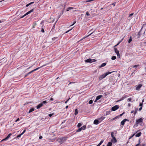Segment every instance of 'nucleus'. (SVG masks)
<instances>
[{"mask_svg":"<svg viewBox=\"0 0 146 146\" xmlns=\"http://www.w3.org/2000/svg\"><path fill=\"white\" fill-rule=\"evenodd\" d=\"M85 61L86 62L91 63L92 62V59L91 58H89L88 59L86 60H85Z\"/></svg>","mask_w":146,"mask_h":146,"instance_id":"4468645a","label":"nucleus"},{"mask_svg":"<svg viewBox=\"0 0 146 146\" xmlns=\"http://www.w3.org/2000/svg\"><path fill=\"white\" fill-rule=\"evenodd\" d=\"M41 32H42V33H44V30L43 29H42Z\"/></svg>","mask_w":146,"mask_h":146,"instance_id":"49530a36","label":"nucleus"},{"mask_svg":"<svg viewBox=\"0 0 146 146\" xmlns=\"http://www.w3.org/2000/svg\"><path fill=\"white\" fill-rule=\"evenodd\" d=\"M141 134V132H139V133H137L135 135V136L136 137H140Z\"/></svg>","mask_w":146,"mask_h":146,"instance_id":"a211bd4d","label":"nucleus"},{"mask_svg":"<svg viewBox=\"0 0 146 146\" xmlns=\"http://www.w3.org/2000/svg\"><path fill=\"white\" fill-rule=\"evenodd\" d=\"M60 17V16L58 17V18L57 20H56V22H55V24H54L53 26V27L51 31H51H52V32H53L54 30V27H55V24L56 23V22H57V21H58V19H59V18Z\"/></svg>","mask_w":146,"mask_h":146,"instance_id":"9b49d317","label":"nucleus"},{"mask_svg":"<svg viewBox=\"0 0 146 146\" xmlns=\"http://www.w3.org/2000/svg\"><path fill=\"white\" fill-rule=\"evenodd\" d=\"M82 130V129L81 128H79L76 131V132H78L81 131Z\"/></svg>","mask_w":146,"mask_h":146,"instance_id":"7c9ffc66","label":"nucleus"},{"mask_svg":"<svg viewBox=\"0 0 146 146\" xmlns=\"http://www.w3.org/2000/svg\"><path fill=\"white\" fill-rule=\"evenodd\" d=\"M114 50L115 52L116 53L117 55V56L119 58L120 57V55L119 54V51L117 50L116 48H114Z\"/></svg>","mask_w":146,"mask_h":146,"instance_id":"6e6552de","label":"nucleus"},{"mask_svg":"<svg viewBox=\"0 0 146 146\" xmlns=\"http://www.w3.org/2000/svg\"><path fill=\"white\" fill-rule=\"evenodd\" d=\"M116 58V57L115 56H113L111 57V59L112 60H114Z\"/></svg>","mask_w":146,"mask_h":146,"instance_id":"bb28decb","label":"nucleus"},{"mask_svg":"<svg viewBox=\"0 0 146 146\" xmlns=\"http://www.w3.org/2000/svg\"><path fill=\"white\" fill-rule=\"evenodd\" d=\"M138 65H135L134 66H133V67L134 68H137V67Z\"/></svg>","mask_w":146,"mask_h":146,"instance_id":"8fccbe9b","label":"nucleus"},{"mask_svg":"<svg viewBox=\"0 0 146 146\" xmlns=\"http://www.w3.org/2000/svg\"><path fill=\"white\" fill-rule=\"evenodd\" d=\"M86 15L87 16H89L90 15V14L89 13V12L88 11L86 12Z\"/></svg>","mask_w":146,"mask_h":146,"instance_id":"e433bc0d","label":"nucleus"},{"mask_svg":"<svg viewBox=\"0 0 146 146\" xmlns=\"http://www.w3.org/2000/svg\"><path fill=\"white\" fill-rule=\"evenodd\" d=\"M53 100H54L52 98H51L50 99V100L52 101H53Z\"/></svg>","mask_w":146,"mask_h":146,"instance_id":"338daca9","label":"nucleus"},{"mask_svg":"<svg viewBox=\"0 0 146 146\" xmlns=\"http://www.w3.org/2000/svg\"><path fill=\"white\" fill-rule=\"evenodd\" d=\"M46 64H44V65H42V66H40V67H41V68H42V67H44V66H46Z\"/></svg>","mask_w":146,"mask_h":146,"instance_id":"5fc2aeb1","label":"nucleus"},{"mask_svg":"<svg viewBox=\"0 0 146 146\" xmlns=\"http://www.w3.org/2000/svg\"><path fill=\"white\" fill-rule=\"evenodd\" d=\"M138 37L139 38L140 36V32H138Z\"/></svg>","mask_w":146,"mask_h":146,"instance_id":"c03bdc74","label":"nucleus"},{"mask_svg":"<svg viewBox=\"0 0 146 146\" xmlns=\"http://www.w3.org/2000/svg\"><path fill=\"white\" fill-rule=\"evenodd\" d=\"M100 123V121L98 119H96L94 120L93 123L94 124L98 125Z\"/></svg>","mask_w":146,"mask_h":146,"instance_id":"ddd939ff","label":"nucleus"},{"mask_svg":"<svg viewBox=\"0 0 146 146\" xmlns=\"http://www.w3.org/2000/svg\"><path fill=\"white\" fill-rule=\"evenodd\" d=\"M92 30H91L88 33V34H89V35L88 36H89L90 35H91L93 33L94 31H93V32H91Z\"/></svg>","mask_w":146,"mask_h":146,"instance_id":"aec40b11","label":"nucleus"},{"mask_svg":"<svg viewBox=\"0 0 146 146\" xmlns=\"http://www.w3.org/2000/svg\"><path fill=\"white\" fill-rule=\"evenodd\" d=\"M124 113H125L124 112L123 113H122L119 115V116H121L123 115V114H124Z\"/></svg>","mask_w":146,"mask_h":146,"instance_id":"09e8293b","label":"nucleus"},{"mask_svg":"<svg viewBox=\"0 0 146 146\" xmlns=\"http://www.w3.org/2000/svg\"><path fill=\"white\" fill-rule=\"evenodd\" d=\"M75 83V82H70L69 83V84L68 85H69L70 84H73V83Z\"/></svg>","mask_w":146,"mask_h":146,"instance_id":"de8ad7c7","label":"nucleus"},{"mask_svg":"<svg viewBox=\"0 0 146 146\" xmlns=\"http://www.w3.org/2000/svg\"><path fill=\"white\" fill-rule=\"evenodd\" d=\"M33 11H34L33 9H32L31 10L29 11L28 12H27V13L24 15H23V16H22V17H20V18H23V17L27 15H28L31 12H33Z\"/></svg>","mask_w":146,"mask_h":146,"instance_id":"423d86ee","label":"nucleus"},{"mask_svg":"<svg viewBox=\"0 0 146 146\" xmlns=\"http://www.w3.org/2000/svg\"><path fill=\"white\" fill-rule=\"evenodd\" d=\"M70 99V98H69L65 102V103L66 104L67 103V102L69 101V100Z\"/></svg>","mask_w":146,"mask_h":146,"instance_id":"bf43d9fd","label":"nucleus"},{"mask_svg":"<svg viewBox=\"0 0 146 146\" xmlns=\"http://www.w3.org/2000/svg\"><path fill=\"white\" fill-rule=\"evenodd\" d=\"M140 145V144L138 143L135 146H139V145Z\"/></svg>","mask_w":146,"mask_h":146,"instance_id":"774afa93","label":"nucleus"},{"mask_svg":"<svg viewBox=\"0 0 146 146\" xmlns=\"http://www.w3.org/2000/svg\"><path fill=\"white\" fill-rule=\"evenodd\" d=\"M89 103L90 104H92L93 103V101L92 100H90L89 101Z\"/></svg>","mask_w":146,"mask_h":146,"instance_id":"473e14b6","label":"nucleus"},{"mask_svg":"<svg viewBox=\"0 0 146 146\" xmlns=\"http://www.w3.org/2000/svg\"><path fill=\"white\" fill-rule=\"evenodd\" d=\"M119 44V42H118V44L116 45H115V46H114V47H115L117 45H118Z\"/></svg>","mask_w":146,"mask_h":146,"instance_id":"e2e57ef3","label":"nucleus"},{"mask_svg":"<svg viewBox=\"0 0 146 146\" xmlns=\"http://www.w3.org/2000/svg\"><path fill=\"white\" fill-rule=\"evenodd\" d=\"M104 118L105 117L103 116L101 117L98 118V119L99 120L100 122L104 120Z\"/></svg>","mask_w":146,"mask_h":146,"instance_id":"dca6fc26","label":"nucleus"},{"mask_svg":"<svg viewBox=\"0 0 146 146\" xmlns=\"http://www.w3.org/2000/svg\"><path fill=\"white\" fill-rule=\"evenodd\" d=\"M142 107H141L139 109V111H140L142 109Z\"/></svg>","mask_w":146,"mask_h":146,"instance_id":"4d7b16f0","label":"nucleus"},{"mask_svg":"<svg viewBox=\"0 0 146 146\" xmlns=\"http://www.w3.org/2000/svg\"><path fill=\"white\" fill-rule=\"evenodd\" d=\"M113 134L114 133L113 132H111V137L113 138V139H111V141L113 143H116L117 142V140L115 137L114 136Z\"/></svg>","mask_w":146,"mask_h":146,"instance_id":"7ed1b4c3","label":"nucleus"},{"mask_svg":"<svg viewBox=\"0 0 146 146\" xmlns=\"http://www.w3.org/2000/svg\"><path fill=\"white\" fill-rule=\"evenodd\" d=\"M81 128L82 130H84L86 128V125H84Z\"/></svg>","mask_w":146,"mask_h":146,"instance_id":"5701e85b","label":"nucleus"},{"mask_svg":"<svg viewBox=\"0 0 146 146\" xmlns=\"http://www.w3.org/2000/svg\"><path fill=\"white\" fill-rule=\"evenodd\" d=\"M117 118V117H115L114 118H113V119H112L113 120H114V119H116V118Z\"/></svg>","mask_w":146,"mask_h":146,"instance_id":"13d9d810","label":"nucleus"},{"mask_svg":"<svg viewBox=\"0 0 146 146\" xmlns=\"http://www.w3.org/2000/svg\"><path fill=\"white\" fill-rule=\"evenodd\" d=\"M33 25H35H35H36V23L35 22V23H33Z\"/></svg>","mask_w":146,"mask_h":146,"instance_id":"6e6d98bb","label":"nucleus"},{"mask_svg":"<svg viewBox=\"0 0 146 146\" xmlns=\"http://www.w3.org/2000/svg\"><path fill=\"white\" fill-rule=\"evenodd\" d=\"M33 72V70H32L31 71L29 72H28V75H29L31 73H32Z\"/></svg>","mask_w":146,"mask_h":146,"instance_id":"f704fd0d","label":"nucleus"},{"mask_svg":"<svg viewBox=\"0 0 146 146\" xmlns=\"http://www.w3.org/2000/svg\"><path fill=\"white\" fill-rule=\"evenodd\" d=\"M103 141L104 140L101 141L100 142L98 145H99V146H100L101 145V144L103 143Z\"/></svg>","mask_w":146,"mask_h":146,"instance_id":"c756f323","label":"nucleus"},{"mask_svg":"<svg viewBox=\"0 0 146 146\" xmlns=\"http://www.w3.org/2000/svg\"><path fill=\"white\" fill-rule=\"evenodd\" d=\"M78 113V110L77 109H76L75 111V113L74 114L76 115Z\"/></svg>","mask_w":146,"mask_h":146,"instance_id":"a878e982","label":"nucleus"},{"mask_svg":"<svg viewBox=\"0 0 146 146\" xmlns=\"http://www.w3.org/2000/svg\"><path fill=\"white\" fill-rule=\"evenodd\" d=\"M142 85L141 84H140L136 87V89L137 90H138L140 89V88L142 86Z\"/></svg>","mask_w":146,"mask_h":146,"instance_id":"2eb2a0df","label":"nucleus"},{"mask_svg":"<svg viewBox=\"0 0 146 146\" xmlns=\"http://www.w3.org/2000/svg\"><path fill=\"white\" fill-rule=\"evenodd\" d=\"M82 125V124H81V123H79L77 125V127H80Z\"/></svg>","mask_w":146,"mask_h":146,"instance_id":"c85d7f7f","label":"nucleus"},{"mask_svg":"<svg viewBox=\"0 0 146 146\" xmlns=\"http://www.w3.org/2000/svg\"><path fill=\"white\" fill-rule=\"evenodd\" d=\"M115 3H112V5H113L114 6H115Z\"/></svg>","mask_w":146,"mask_h":146,"instance_id":"680f3d73","label":"nucleus"},{"mask_svg":"<svg viewBox=\"0 0 146 146\" xmlns=\"http://www.w3.org/2000/svg\"><path fill=\"white\" fill-rule=\"evenodd\" d=\"M30 5V4L29 3L27 4L26 5V7H28V6H29V5Z\"/></svg>","mask_w":146,"mask_h":146,"instance_id":"864d4df0","label":"nucleus"},{"mask_svg":"<svg viewBox=\"0 0 146 146\" xmlns=\"http://www.w3.org/2000/svg\"><path fill=\"white\" fill-rule=\"evenodd\" d=\"M127 121H129V120L126 119H124L121 122V125L123 126L124 125L125 122Z\"/></svg>","mask_w":146,"mask_h":146,"instance_id":"9d476101","label":"nucleus"},{"mask_svg":"<svg viewBox=\"0 0 146 146\" xmlns=\"http://www.w3.org/2000/svg\"><path fill=\"white\" fill-rule=\"evenodd\" d=\"M139 106H141V107H142L143 106V103H141L140 104Z\"/></svg>","mask_w":146,"mask_h":146,"instance_id":"58836bf2","label":"nucleus"},{"mask_svg":"<svg viewBox=\"0 0 146 146\" xmlns=\"http://www.w3.org/2000/svg\"><path fill=\"white\" fill-rule=\"evenodd\" d=\"M113 72V71L111 72H108L100 76L99 77V80H101L104 78H105L108 75L111 74V73Z\"/></svg>","mask_w":146,"mask_h":146,"instance_id":"f257e3e1","label":"nucleus"},{"mask_svg":"<svg viewBox=\"0 0 146 146\" xmlns=\"http://www.w3.org/2000/svg\"><path fill=\"white\" fill-rule=\"evenodd\" d=\"M20 120L19 118H18L17 120L15 121V122H17Z\"/></svg>","mask_w":146,"mask_h":146,"instance_id":"3c124183","label":"nucleus"},{"mask_svg":"<svg viewBox=\"0 0 146 146\" xmlns=\"http://www.w3.org/2000/svg\"><path fill=\"white\" fill-rule=\"evenodd\" d=\"M133 15V13H132L130 14L129 15V17H130L132 16Z\"/></svg>","mask_w":146,"mask_h":146,"instance_id":"a18cd8bd","label":"nucleus"},{"mask_svg":"<svg viewBox=\"0 0 146 146\" xmlns=\"http://www.w3.org/2000/svg\"><path fill=\"white\" fill-rule=\"evenodd\" d=\"M72 29H70L69 30L66 31V33H68V32H69L70 31H71L72 30Z\"/></svg>","mask_w":146,"mask_h":146,"instance_id":"79ce46f5","label":"nucleus"},{"mask_svg":"<svg viewBox=\"0 0 146 146\" xmlns=\"http://www.w3.org/2000/svg\"><path fill=\"white\" fill-rule=\"evenodd\" d=\"M132 38L131 36H130L129 38V40H128V42L129 43H130L132 41Z\"/></svg>","mask_w":146,"mask_h":146,"instance_id":"393cba45","label":"nucleus"},{"mask_svg":"<svg viewBox=\"0 0 146 146\" xmlns=\"http://www.w3.org/2000/svg\"><path fill=\"white\" fill-rule=\"evenodd\" d=\"M54 114V113H50L48 115L49 117H52Z\"/></svg>","mask_w":146,"mask_h":146,"instance_id":"72a5a7b5","label":"nucleus"},{"mask_svg":"<svg viewBox=\"0 0 146 146\" xmlns=\"http://www.w3.org/2000/svg\"><path fill=\"white\" fill-rule=\"evenodd\" d=\"M102 97V95H100L97 96L96 99L97 100H99Z\"/></svg>","mask_w":146,"mask_h":146,"instance_id":"f3484780","label":"nucleus"},{"mask_svg":"<svg viewBox=\"0 0 146 146\" xmlns=\"http://www.w3.org/2000/svg\"><path fill=\"white\" fill-rule=\"evenodd\" d=\"M112 145V143H111V142H109L107 145V146H111Z\"/></svg>","mask_w":146,"mask_h":146,"instance_id":"412c9836","label":"nucleus"},{"mask_svg":"<svg viewBox=\"0 0 146 146\" xmlns=\"http://www.w3.org/2000/svg\"><path fill=\"white\" fill-rule=\"evenodd\" d=\"M29 75L28 74V73H27L25 75V77H26L28 75Z\"/></svg>","mask_w":146,"mask_h":146,"instance_id":"69168bd1","label":"nucleus"},{"mask_svg":"<svg viewBox=\"0 0 146 146\" xmlns=\"http://www.w3.org/2000/svg\"><path fill=\"white\" fill-rule=\"evenodd\" d=\"M67 139L66 137H62L58 139L57 141L61 144L64 142Z\"/></svg>","mask_w":146,"mask_h":146,"instance_id":"f03ea898","label":"nucleus"},{"mask_svg":"<svg viewBox=\"0 0 146 146\" xmlns=\"http://www.w3.org/2000/svg\"><path fill=\"white\" fill-rule=\"evenodd\" d=\"M106 64V63H103L101 65L99 66V68H101L105 66Z\"/></svg>","mask_w":146,"mask_h":146,"instance_id":"6ab92c4d","label":"nucleus"},{"mask_svg":"<svg viewBox=\"0 0 146 146\" xmlns=\"http://www.w3.org/2000/svg\"><path fill=\"white\" fill-rule=\"evenodd\" d=\"M73 8L72 7H69L66 10L67 11H68L70 9H73Z\"/></svg>","mask_w":146,"mask_h":146,"instance_id":"cd10ccee","label":"nucleus"},{"mask_svg":"<svg viewBox=\"0 0 146 146\" xmlns=\"http://www.w3.org/2000/svg\"><path fill=\"white\" fill-rule=\"evenodd\" d=\"M34 110V108H32L31 109H30L29 110V113H30L33 111Z\"/></svg>","mask_w":146,"mask_h":146,"instance_id":"4be33fe9","label":"nucleus"},{"mask_svg":"<svg viewBox=\"0 0 146 146\" xmlns=\"http://www.w3.org/2000/svg\"><path fill=\"white\" fill-rule=\"evenodd\" d=\"M119 108L118 105H115L112 107L111 108V110L113 111H115Z\"/></svg>","mask_w":146,"mask_h":146,"instance_id":"0eeeda50","label":"nucleus"},{"mask_svg":"<svg viewBox=\"0 0 146 146\" xmlns=\"http://www.w3.org/2000/svg\"><path fill=\"white\" fill-rule=\"evenodd\" d=\"M92 62H96V60L95 59H92Z\"/></svg>","mask_w":146,"mask_h":146,"instance_id":"ea45409f","label":"nucleus"},{"mask_svg":"<svg viewBox=\"0 0 146 146\" xmlns=\"http://www.w3.org/2000/svg\"><path fill=\"white\" fill-rule=\"evenodd\" d=\"M46 103L47 102L46 101H43L42 103H40L36 106V108H40L43 106V104H46Z\"/></svg>","mask_w":146,"mask_h":146,"instance_id":"20e7f679","label":"nucleus"},{"mask_svg":"<svg viewBox=\"0 0 146 146\" xmlns=\"http://www.w3.org/2000/svg\"><path fill=\"white\" fill-rule=\"evenodd\" d=\"M128 96L127 95H124L123 96H122V97L121 98V99L119 100V101H121V100H124L125 98H127V97H128Z\"/></svg>","mask_w":146,"mask_h":146,"instance_id":"f8f14e48","label":"nucleus"},{"mask_svg":"<svg viewBox=\"0 0 146 146\" xmlns=\"http://www.w3.org/2000/svg\"><path fill=\"white\" fill-rule=\"evenodd\" d=\"M138 109L137 108H135V111H134V115H135L137 112V111L138 110Z\"/></svg>","mask_w":146,"mask_h":146,"instance_id":"b1692460","label":"nucleus"},{"mask_svg":"<svg viewBox=\"0 0 146 146\" xmlns=\"http://www.w3.org/2000/svg\"><path fill=\"white\" fill-rule=\"evenodd\" d=\"M40 68H41L40 67L37 68L36 69H35L34 70H33V72H34V71H36Z\"/></svg>","mask_w":146,"mask_h":146,"instance_id":"2f4dec72","label":"nucleus"},{"mask_svg":"<svg viewBox=\"0 0 146 146\" xmlns=\"http://www.w3.org/2000/svg\"><path fill=\"white\" fill-rule=\"evenodd\" d=\"M143 121V119L142 118H139L136 121V123L137 125L140 124L141 123H142Z\"/></svg>","mask_w":146,"mask_h":146,"instance_id":"39448f33","label":"nucleus"},{"mask_svg":"<svg viewBox=\"0 0 146 146\" xmlns=\"http://www.w3.org/2000/svg\"><path fill=\"white\" fill-rule=\"evenodd\" d=\"M25 131H26V130L25 129L23 131V132L21 133V134L22 135H23L25 132Z\"/></svg>","mask_w":146,"mask_h":146,"instance_id":"37998d69","label":"nucleus"},{"mask_svg":"<svg viewBox=\"0 0 146 146\" xmlns=\"http://www.w3.org/2000/svg\"><path fill=\"white\" fill-rule=\"evenodd\" d=\"M76 23V21H74V22L72 24V25H71L70 26H72L74 24H75Z\"/></svg>","mask_w":146,"mask_h":146,"instance_id":"a19ab883","label":"nucleus"},{"mask_svg":"<svg viewBox=\"0 0 146 146\" xmlns=\"http://www.w3.org/2000/svg\"><path fill=\"white\" fill-rule=\"evenodd\" d=\"M141 143V142H140V139H139V144H140Z\"/></svg>","mask_w":146,"mask_h":146,"instance_id":"0e129e2a","label":"nucleus"},{"mask_svg":"<svg viewBox=\"0 0 146 146\" xmlns=\"http://www.w3.org/2000/svg\"><path fill=\"white\" fill-rule=\"evenodd\" d=\"M110 113V112L109 111H107L106 112V113H107V114L106 115H107V114H109Z\"/></svg>","mask_w":146,"mask_h":146,"instance_id":"603ef678","label":"nucleus"},{"mask_svg":"<svg viewBox=\"0 0 146 146\" xmlns=\"http://www.w3.org/2000/svg\"><path fill=\"white\" fill-rule=\"evenodd\" d=\"M11 135V133H9L8 135L7 136L6 138L2 139L1 141H4L8 140Z\"/></svg>","mask_w":146,"mask_h":146,"instance_id":"1a4fd4ad","label":"nucleus"},{"mask_svg":"<svg viewBox=\"0 0 146 146\" xmlns=\"http://www.w3.org/2000/svg\"><path fill=\"white\" fill-rule=\"evenodd\" d=\"M22 135L21 134L17 135V138L20 137Z\"/></svg>","mask_w":146,"mask_h":146,"instance_id":"4c0bfd02","label":"nucleus"},{"mask_svg":"<svg viewBox=\"0 0 146 146\" xmlns=\"http://www.w3.org/2000/svg\"><path fill=\"white\" fill-rule=\"evenodd\" d=\"M123 38L119 42V43H120V42H121L123 40Z\"/></svg>","mask_w":146,"mask_h":146,"instance_id":"052dcab7","label":"nucleus"},{"mask_svg":"<svg viewBox=\"0 0 146 146\" xmlns=\"http://www.w3.org/2000/svg\"><path fill=\"white\" fill-rule=\"evenodd\" d=\"M131 98H129L127 99V101L129 102L131 101Z\"/></svg>","mask_w":146,"mask_h":146,"instance_id":"c9c22d12","label":"nucleus"}]
</instances>
